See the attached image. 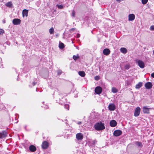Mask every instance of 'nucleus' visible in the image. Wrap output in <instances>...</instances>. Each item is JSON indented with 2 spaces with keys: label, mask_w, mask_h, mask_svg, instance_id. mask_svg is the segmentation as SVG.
Here are the masks:
<instances>
[{
  "label": "nucleus",
  "mask_w": 154,
  "mask_h": 154,
  "mask_svg": "<svg viewBox=\"0 0 154 154\" xmlns=\"http://www.w3.org/2000/svg\"><path fill=\"white\" fill-rule=\"evenodd\" d=\"M56 101L59 104L63 105L64 103L66 100L64 97L63 94H60L57 96Z\"/></svg>",
  "instance_id": "1"
},
{
  "label": "nucleus",
  "mask_w": 154,
  "mask_h": 154,
  "mask_svg": "<svg viewBox=\"0 0 154 154\" xmlns=\"http://www.w3.org/2000/svg\"><path fill=\"white\" fill-rule=\"evenodd\" d=\"M94 127L95 129L97 131L102 130L105 128L104 124L101 122H98L95 124Z\"/></svg>",
  "instance_id": "2"
},
{
  "label": "nucleus",
  "mask_w": 154,
  "mask_h": 154,
  "mask_svg": "<svg viewBox=\"0 0 154 154\" xmlns=\"http://www.w3.org/2000/svg\"><path fill=\"white\" fill-rule=\"evenodd\" d=\"M136 63L138 64V66L141 68H143L145 67L144 63L141 60H136Z\"/></svg>",
  "instance_id": "3"
},
{
  "label": "nucleus",
  "mask_w": 154,
  "mask_h": 154,
  "mask_svg": "<svg viewBox=\"0 0 154 154\" xmlns=\"http://www.w3.org/2000/svg\"><path fill=\"white\" fill-rule=\"evenodd\" d=\"M102 89L100 86H97L95 89L94 91L96 94H101L102 92Z\"/></svg>",
  "instance_id": "4"
},
{
  "label": "nucleus",
  "mask_w": 154,
  "mask_h": 154,
  "mask_svg": "<svg viewBox=\"0 0 154 154\" xmlns=\"http://www.w3.org/2000/svg\"><path fill=\"white\" fill-rule=\"evenodd\" d=\"M140 108L139 107H137L134 111V116L135 117L138 116L140 114Z\"/></svg>",
  "instance_id": "5"
},
{
  "label": "nucleus",
  "mask_w": 154,
  "mask_h": 154,
  "mask_svg": "<svg viewBox=\"0 0 154 154\" xmlns=\"http://www.w3.org/2000/svg\"><path fill=\"white\" fill-rule=\"evenodd\" d=\"M150 108H148L147 106H143V113L146 114L149 113V110L151 109Z\"/></svg>",
  "instance_id": "6"
},
{
  "label": "nucleus",
  "mask_w": 154,
  "mask_h": 154,
  "mask_svg": "<svg viewBox=\"0 0 154 154\" xmlns=\"http://www.w3.org/2000/svg\"><path fill=\"white\" fill-rule=\"evenodd\" d=\"M76 139L79 140H81L83 138V135L82 133H78L76 135Z\"/></svg>",
  "instance_id": "7"
},
{
  "label": "nucleus",
  "mask_w": 154,
  "mask_h": 154,
  "mask_svg": "<svg viewBox=\"0 0 154 154\" xmlns=\"http://www.w3.org/2000/svg\"><path fill=\"white\" fill-rule=\"evenodd\" d=\"M122 133V131L119 130H117L115 131L113 133L114 135L116 137H118L120 136Z\"/></svg>",
  "instance_id": "8"
},
{
  "label": "nucleus",
  "mask_w": 154,
  "mask_h": 154,
  "mask_svg": "<svg viewBox=\"0 0 154 154\" xmlns=\"http://www.w3.org/2000/svg\"><path fill=\"white\" fill-rule=\"evenodd\" d=\"M42 146L43 149H47L48 146V143L46 141H44L42 144Z\"/></svg>",
  "instance_id": "9"
},
{
  "label": "nucleus",
  "mask_w": 154,
  "mask_h": 154,
  "mask_svg": "<svg viewBox=\"0 0 154 154\" xmlns=\"http://www.w3.org/2000/svg\"><path fill=\"white\" fill-rule=\"evenodd\" d=\"M152 83L149 82H146L145 85L146 88L148 89H151L152 88Z\"/></svg>",
  "instance_id": "10"
},
{
  "label": "nucleus",
  "mask_w": 154,
  "mask_h": 154,
  "mask_svg": "<svg viewBox=\"0 0 154 154\" xmlns=\"http://www.w3.org/2000/svg\"><path fill=\"white\" fill-rule=\"evenodd\" d=\"M21 20L19 19H14L12 21L13 23L15 25L20 24V23Z\"/></svg>",
  "instance_id": "11"
},
{
  "label": "nucleus",
  "mask_w": 154,
  "mask_h": 154,
  "mask_svg": "<svg viewBox=\"0 0 154 154\" xmlns=\"http://www.w3.org/2000/svg\"><path fill=\"white\" fill-rule=\"evenodd\" d=\"M97 143V141L94 140L89 143V146L91 148L93 147H95V146H96Z\"/></svg>",
  "instance_id": "12"
},
{
  "label": "nucleus",
  "mask_w": 154,
  "mask_h": 154,
  "mask_svg": "<svg viewBox=\"0 0 154 154\" xmlns=\"http://www.w3.org/2000/svg\"><path fill=\"white\" fill-rule=\"evenodd\" d=\"M108 108L110 110L114 111L116 109V106L113 104L110 103L109 104Z\"/></svg>",
  "instance_id": "13"
},
{
  "label": "nucleus",
  "mask_w": 154,
  "mask_h": 154,
  "mask_svg": "<svg viewBox=\"0 0 154 154\" xmlns=\"http://www.w3.org/2000/svg\"><path fill=\"white\" fill-rule=\"evenodd\" d=\"M110 50L108 48H105L103 51V53L105 55H109L110 54Z\"/></svg>",
  "instance_id": "14"
},
{
  "label": "nucleus",
  "mask_w": 154,
  "mask_h": 154,
  "mask_svg": "<svg viewBox=\"0 0 154 154\" xmlns=\"http://www.w3.org/2000/svg\"><path fill=\"white\" fill-rule=\"evenodd\" d=\"M117 122L115 120H112L110 122V125L112 127H115L117 125Z\"/></svg>",
  "instance_id": "15"
},
{
  "label": "nucleus",
  "mask_w": 154,
  "mask_h": 154,
  "mask_svg": "<svg viewBox=\"0 0 154 154\" xmlns=\"http://www.w3.org/2000/svg\"><path fill=\"white\" fill-rule=\"evenodd\" d=\"M7 136L6 132L3 131L2 132L0 133V138H4Z\"/></svg>",
  "instance_id": "16"
},
{
  "label": "nucleus",
  "mask_w": 154,
  "mask_h": 154,
  "mask_svg": "<svg viewBox=\"0 0 154 154\" xmlns=\"http://www.w3.org/2000/svg\"><path fill=\"white\" fill-rule=\"evenodd\" d=\"M30 151L32 152H34L36 150V147L33 145H31L29 147Z\"/></svg>",
  "instance_id": "17"
},
{
  "label": "nucleus",
  "mask_w": 154,
  "mask_h": 154,
  "mask_svg": "<svg viewBox=\"0 0 154 154\" xmlns=\"http://www.w3.org/2000/svg\"><path fill=\"white\" fill-rule=\"evenodd\" d=\"M135 19V16L133 14H130L128 16V20L133 21Z\"/></svg>",
  "instance_id": "18"
},
{
  "label": "nucleus",
  "mask_w": 154,
  "mask_h": 154,
  "mask_svg": "<svg viewBox=\"0 0 154 154\" xmlns=\"http://www.w3.org/2000/svg\"><path fill=\"white\" fill-rule=\"evenodd\" d=\"M143 83L142 82H139L135 86V88L137 89L140 88L143 85Z\"/></svg>",
  "instance_id": "19"
},
{
  "label": "nucleus",
  "mask_w": 154,
  "mask_h": 154,
  "mask_svg": "<svg viewBox=\"0 0 154 154\" xmlns=\"http://www.w3.org/2000/svg\"><path fill=\"white\" fill-rule=\"evenodd\" d=\"M28 10L25 9L23 10L22 12L23 16H25L26 17H27L28 16Z\"/></svg>",
  "instance_id": "20"
},
{
  "label": "nucleus",
  "mask_w": 154,
  "mask_h": 154,
  "mask_svg": "<svg viewBox=\"0 0 154 154\" xmlns=\"http://www.w3.org/2000/svg\"><path fill=\"white\" fill-rule=\"evenodd\" d=\"M5 5L8 7L12 8V2H9L6 3Z\"/></svg>",
  "instance_id": "21"
},
{
  "label": "nucleus",
  "mask_w": 154,
  "mask_h": 154,
  "mask_svg": "<svg viewBox=\"0 0 154 154\" xmlns=\"http://www.w3.org/2000/svg\"><path fill=\"white\" fill-rule=\"evenodd\" d=\"M135 144L139 147H142L143 146L142 143L139 141H136L135 142Z\"/></svg>",
  "instance_id": "22"
},
{
  "label": "nucleus",
  "mask_w": 154,
  "mask_h": 154,
  "mask_svg": "<svg viewBox=\"0 0 154 154\" xmlns=\"http://www.w3.org/2000/svg\"><path fill=\"white\" fill-rule=\"evenodd\" d=\"M79 74L81 77H84L85 76V74L83 71H79L78 72Z\"/></svg>",
  "instance_id": "23"
},
{
  "label": "nucleus",
  "mask_w": 154,
  "mask_h": 154,
  "mask_svg": "<svg viewBox=\"0 0 154 154\" xmlns=\"http://www.w3.org/2000/svg\"><path fill=\"white\" fill-rule=\"evenodd\" d=\"M121 52L123 54H126L127 52V50L125 48H122L120 49Z\"/></svg>",
  "instance_id": "24"
},
{
  "label": "nucleus",
  "mask_w": 154,
  "mask_h": 154,
  "mask_svg": "<svg viewBox=\"0 0 154 154\" xmlns=\"http://www.w3.org/2000/svg\"><path fill=\"white\" fill-rule=\"evenodd\" d=\"M59 47L60 49H63L64 47V45L62 43H60L59 45Z\"/></svg>",
  "instance_id": "25"
},
{
  "label": "nucleus",
  "mask_w": 154,
  "mask_h": 154,
  "mask_svg": "<svg viewBox=\"0 0 154 154\" xmlns=\"http://www.w3.org/2000/svg\"><path fill=\"white\" fill-rule=\"evenodd\" d=\"M49 32H50V33L51 34H53L54 32V29L52 27L51 29H50L49 30Z\"/></svg>",
  "instance_id": "26"
},
{
  "label": "nucleus",
  "mask_w": 154,
  "mask_h": 154,
  "mask_svg": "<svg viewBox=\"0 0 154 154\" xmlns=\"http://www.w3.org/2000/svg\"><path fill=\"white\" fill-rule=\"evenodd\" d=\"M112 91L113 93H116L118 91V90L115 88L113 87L112 88Z\"/></svg>",
  "instance_id": "27"
},
{
  "label": "nucleus",
  "mask_w": 154,
  "mask_h": 154,
  "mask_svg": "<svg viewBox=\"0 0 154 154\" xmlns=\"http://www.w3.org/2000/svg\"><path fill=\"white\" fill-rule=\"evenodd\" d=\"M56 72H57V74L59 75H60L62 73V71L60 69H58V70H57L56 71Z\"/></svg>",
  "instance_id": "28"
},
{
  "label": "nucleus",
  "mask_w": 154,
  "mask_h": 154,
  "mask_svg": "<svg viewBox=\"0 0 154 154\" xmlns=\"http://www.w3.org/2000/svg\"><path fill=\"white\" fill-rule=\"evenodd\" d=\"M130 67V66L129 64H126L125 66V69L128 70V69Z\"/></svg>",
  "instance_id": "29"
},
{
  "label": "nucleus",
  "mask_w": 154,
  "mask_h": 154,
  "mask_svg": "<svg viewBox=\"0 0 154 154\" xmlns=\"http://www.w3.org/2000/svg\"><path fill=\"white\" fill-rule=\"evenodd\" d=\"M64 108L65 109H67V110H68L69 109V105L68 104H65L64 105Z\"/></svg>",
  "instance_id": "30"
},
{
  "label": "nucleus",
  "mask_w": 154,
  "mask_h": 154,
  "mask_svg": "<svg viewBox=\"0 0 154 154\" xmlns=\"http://www.w3.org/2000/svg\"><path fill=\"white\" fill-rule=\"evenodd\" d=\"M57 6L59 9H62L63 8V6L62 5H57Z\"/></svg>",
  "instance_id": "31"
},
{
  "label": "nucleus",
  "mask_w": 154,
  "mask_h": 154,
  "mask_svg": "<svg viewBox=\"0 0 154 154\" xmlns=\"http://www.w3.org/2000/svg\"><path fill=\"white\" fill-rule=\"evenodd\" d=\"M142 3L145 5L146 4L148 0H141Z\"/></svg>",
  "instance_id": "32"
},
{
  "label": "nucleus",
  "mask_w": 154,
  "mask_h": 154,
  "mask_svg": "<svg viewBox=\"0 0 154 154\" xmlns=\"http://www.w3.org/2000/svg\"><path fill=\"white\" fill-rule=\"evenodd\" d=\"M79 57V56H78L74 55L73 56V58L75 60H76Z\"/></svg>",
  "instance_id": "33"
},
{
  "label": "nucleus",
  "mask_w": 154,
  "mask_h": 154,
  "mask_svg": "<svg viewBox=\"0 0 154 154\" xmlns=\"http://www.w3.org/2000/svg\"><path fill=\"white\" fill-rule=\"evenodd\" d=\"M4 33V30L2 29H0V35L3 34Z\"/></svg>",
  "instance_id": "34"
},
{
  "label": "nucleus",
  "mask_w": 154,
  "mask_h": 154,
  "mask_svg": "<svg viewBox=\"0 0 154 154\" xmlns=\"http://www.w3.org/2000/svg\"><path fill=\"white\" fill-rule=\"evenodd\" d=\"M75 13L74 10H73L72 12V15L73 17H75Z\"/></svg>",
  "instance_id": "35"
},
{
  "label": "nucleus",
  "mask_w": 154,
  "mask_h": 154,
  "mask_svg": "<svg viewBox=\"0 0 154 154\" xmlns=\"http://www.w3.org/2000/svg\"><path fill=\"white\" fill-rule=\"evenodd\" d=\"M150 30L152 31L154 30V25L150 27Z\"/></svg>",
  "instance_id": "36"
},
{
  "label": "nucleus",
  "mask_w": 154,
  "mask_h": 154,
  "mask_svg": "<svg viewBox=\"0 0 154 154\" xmlns=\"http://www.w3.org/2000/svg\"><path fill=\"white\" fill-rule=\"evenodd\" d=\"M94 79L96 80H98L99 79V77L98 76H96L95 77Z\"/></svg>",
  "instance_id": "37"
},
{
  "label": "nucleus",
  "mask_w": 154,
  "mask_h": 154,
  "mask_svg": "<svg viewBox=\"0 0 154 154\" xmlns=\"http://www.w3.org/2000/svg\"><path fill=\"white\" fill-rule=\"evenodd\" d=\"M75 28H72L70 29V31L71 32H72L74 31L75 30Z\"/></svg>",
  "instance_id": "38"
},
{
  "label": "nucleus",
  "mask_w": 154,
  "mask_h": 154,
  "mask_svg": "<svg viewBox=\"0 0 154 154\" xmlns=\"http://www.w3.org/2000/svg\"><path fill=\"white\" fill-rule=\"evenodd\" d=\"M36 84V82H33L32 83V85L33 86H34V85H35Z\"/></svg>",
  "instance_id": "39"
},
{
  "label": "nucleus",
  "mask_w": 154,
  "mask_h": 154,
  "mask_svg": "<svg viewBox=\"0 0 154 154\" xmlns=\"http://www.w3.org/2000/svg\"><path fill=\"white\" fill-rule=\"evenodd\" d=\"M80 35L78 33L76 35V37L77 38H79L80 37Z\"/></svg>",
  "instance_id": "40"
},
{
  "label": "nucleus",
  "mask_w": 154,
  "mask_h": 154,
  "mask_svg": "<svg viewBox=\"0 0 154 154\" xmlns=\"http://www.w3.org/2000/svg\"><path fill=\"white\" fill-rule=\"evenodd\" d=\"M78 125H80L82 123V122H78L77 123Z\"/></svg>",
  "instance_id": "41"
},
{
  "label": "nucleus",
  "mask_w": 154,
  "mask_h": 154,
  "mask_svg": "<svg viewBox=\"0 0 154 154\" xmlns=\"http://www.w3.org/2000/svg\"><path fill=\"white\" fill-rule=\"evenodd\" d=\"M151 76L153 77V78H154V72L152 73V74H151Z\"/></svg>",
  "instance_id": "42"
},
{
  "label": "nucleus",
  "mask_w": 154,
  "mask_h": 154,
  "mask_svg": "<svg viewBox=\"0 0 154 154\" xmlns=\"http://www.w3.org/2000/svg\"><path fill=\"white\" fill-rule=\"evenodd\" d=\"M124 0H116V1L117 2H121L122 1H123Z\"/></svg>",
  "instance_id": "43"
},
{
  "label": "nucleus",
  "mask_w": 154,
  "mask_h": 154,
  "mask_svg": "<svg viewBox=\"0 0 154 154\" xmlns=\"http://www.w3.org/2000/svg\"><path fill=\"white\" fill-rule=\"evenodd\" d=\"M2 22H3V23H5V22H5V20H3L2 21Z\"/></svg>",
  "instance_id": "44"
},
{
  "label": "nucleus",
  "mask_w": 154,
  "mask_h": 154,
  "mask_svg": "<svg viewBox=\"0 0 154 154\" xmlns=\"http://www.w3.org/2000/svg\"><path fill=\"white\" fill-rule=\"evenodd\" d=\"M127 84L128 85L129 84V83L128 82H127Z\"/></svg>",
  "instance_id": "45"
},
{
  "label": "nucleus",
  "mask_w": 154,
  "mask_h": 154,
  "mask_svg": "<svg viewBox=\"0 0 154 154\" xmlns=\"http://www.w3.org/2000/svg\"><path fill=\"white\" fill-rule=\"evenodd\" d=\"M42 106L43 107H44V108H45V106Z\"/></svg>",
  "instance_id": "46"
},
{
  "label": "nucleus",
  "mask_w": 154,
  "mask_h": 154,
  "mask_svg": "<svg viewBox=\"0 0 154 154\" xmlns=\"http://www.w3.org/2000/svg\"><path fill=\"white\" fill-rule=\"evenodd\" d=\"M47 106V107H46V108H48V106Z\"/></svg>",
  "instance_id": "47"
},
{
  "label": "nucleus",
  "mask_w": 154,
  "mask_h": 154,
  "mask_svg": "<svg viewBox=\"0 0 154 154\" xmlns=\"http://www.w3.org/2000/svg\"><path fill=\"white\" fill-rule=\"evenodd\" d=\"M47 106V107H46V108H48V106Z\"/></svg>",
  "instance_id": "48"
},
{
  "label": "nucleus",
  "mask_w": 154,
  "mask_h": 154,
  "mask_svg": "<svg viewBox=\"0 0 154 154\" xmlns=\"http://www.w3.org/2000/svg\"><path fill=\"white\" fill-rule=\"evenodd\" d=\"M26 126H25V128H26Z\"/></svg>",
  "instance_id": "49"
},
{
  "label": "nucleus",
  "mask_w": 154,
  "mask_h": 154,
  "mask_svg": "<svg viewBox=\"0 0 154 154\" xmlns=\"http://www.w3.org/2000/svg\"><path fill=\"white\" fill-rule=\"evenodd\" d=\"M36 91L37 92V88H36Z\"/></svg>",
  "instance_id": "50"
},
{
  "label": "nucleus",
  "mask_w": 154,
  "mask_h": 154,
  "mask_svg": "<svg viewBox=\"0 0 154 154\" xmlns=\"http://www.w3.org/2000/svg\"><path fill=\"white\" fill-rule=\"evenodd\" d=\"M65 120L67 121V120Z\"/></svg>",
  "instance_id": "51"
},
{
  "label": "nucleus",
  "mask_w": 154,
  "mask_h": 154,
  "mask_svg": "<svg viewBox=\"0 0 154 154\" xmlns=\"http://www.w3.org/2000/svg\"><path fill=\"white\" fill-rule=\"evenodd\" d=\"M43 103H44V102H43Z\"/></svg>",
  "instance_id": "52"
}]
</instances>
